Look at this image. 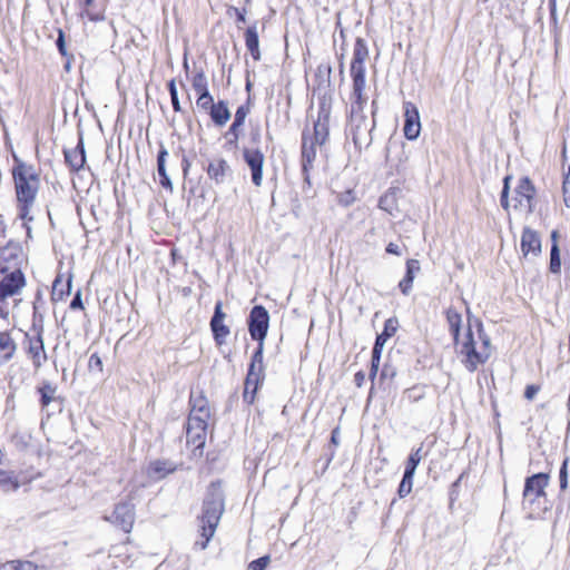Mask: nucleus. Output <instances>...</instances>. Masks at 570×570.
Segmentation results:
<instances>
[{"label": "nucleus", "instance_id": "49", "mask_svg": "<svg viewBox=\"0 0 570 570\" xmlns=\"http://www.w3.org/2000/svg\"><path fill=\"white\" fill-rule=\"evenodd\" d=\"M395 331H396V327L394 326L393 321L389 320L385 323V327H384L383 334H385L386 337H390V336H392L394 334Z\"/></svg>", "mask_w": 570, "mask_h": 570}, {"label": "nucleus", "instance_id": "35", "mask_svg": "<svg viewBox=\"0 0 570 570\" xmlns=\"http://www.w3.org/2000/svg\"><path fill=\"white\" fill-rule=\"evenodd\" d=\"M196 104H197L198 108H200L202 110H205V111H210L215 105L214 98L209 94V91L198 95Z\"/></svg>", "mask_w": 570, "mask_h": 570}, {"label": "nucleus", "instance_id": "2", "mask_svg": "<svg viewBox=\"0 0 570 570\" xmlns=\"http://www.w3.org/2000/svg\"><path fill=\"white\" fill-rule=\"evenodd\" d=\"M14 160L16 165L12 168V177L14 181L17 208L19 212L18 215L22 220L31 222L33 219L31 210L40 188V178L31 165H27L18 158H14Z\"/></svg>", "mask_w": 570, "mask_h": 570}, {"label": "nucleus", "instance_id": "11", "mask_svg": "<svg viewBox=\"0 0 570 570\" xmlns=\"http://www.w3.org/2000/svg\"><path fill=\"white\" fill-rule=\"evenodd\" d=\"M520 248L525 259H532L541 254V238L530 227H524L521 235Z\"/></svg>", "mask_w": 570, "mask_h": 570}, {"label": "nucleus", "instance_id": "57", "mask_svg": "<svg viewBox=\"0 0 570 570\" xmlns=\"http://www.w3.org/2000/svg\"><path fill=\"white\" fill-rule=\"evenodd\" d=\"M380 353H381V348L374 346L373 352H372V357L380 358Z\"/></svg>", "mask_w": 570, "mask_h": 570}, {"label": "nucleus", "instance_id": "25", "mask_svg": "<svg viewBox=\"0 0 570 570\" xmlns=\"http://www.w3.org/2000/svg\"><path fill=\"white\" fill-rule=\"evenodd\" d=\"M308 136L318 145L320 148L323 147L328 137L327 116H324L323 118L318 116V119L314 124L313 132L308 134Z\"/></svg>", "mask_w": 570, "mask_h": 570}, {"label": "nucleus", "instance_id": "29", "mask_svg": "<svg viewBox=\"0 0 570 570\" xmlns=\"http://www.w3.org/2000/svg\"><path fill=\"white\" fill-rule=\"evenodd\" d=\"M167 156H168L167 149L164 146H161L159 154H158V158H157L158 174L161 178L160 184L165 188H171V183L166 173V167H165Z\"/></svg>", "mask_w": 570, "mask_h": 570}, {"label": "nucleus", "instance_id": "54", "mask_svg": "<svg viewBox=\"0 0 570 570\" xmlns=\"http://www.w3.org/2000/svg\"><path fill=\"white\" fill-rule=\"evenodd\" d=\"M85 14H86L90 20H92V21H97V20H101V19H102V17H100V16H95V14L90 13V12H89V10H86V11H85Z\"/></svg>", "mask_w": 570, "mask_h": 570}, {"label": "nucleus", "instance_id": "45", "mask_svg": "<svg viewBox=\"0 0 570 570\" xmlns=\"http://www.w3.org/2000/svg\"><path fill=\"white\" fill-rule=\"evenodd\" d=\"M567 464H568V460H564V462L560 469V474H559L560 488L562 490L567 489V485H568Z\"/></svg>", "mask_w": 570, "mask_h": 570}, {"label": "nucleus", "instance_id": "38", "mask_svg": "<svg viewBox=\"0 0 570 570\" xmlns=\"http://www.w3.org/2000/svg\"><path fill=\"white\" fill-rule=\"evenodd\" d=\"M510 176H507L503 180V189H502V193H501V206L508 210L509 209V206H510V200H509V181H510Z\"/></svg>", "mask_w": 570, "mask_h": 570}, {"label": "nucleus", "instance_id": "4", "mask_svg": "<svg viewBox=\"0 0 570 570\" xmlns=\"http://www.w3.org/2000/svg\"><path fill=\"white\" fill-rule=\"evenodd\" d=\"M269 324V314L267 309L264 306L256 305L252 308L248 320V327H249V334L253 340L259 342V347L257 352L253 356V362L250 364L248 375L246 379V387L245 393L249 389L250 384L254 383V390L256 389V382H257V374H255V367L256 363H262L263 356H262V350H263V342L267 335Z\"/></svg>", "mask_w": 570, "mask_h": 570}, {"label": "nucleus", "instance_id": "15", "mask_svg": "<svg viewBox=\"0 0 570 570\" xmlns=\"http://www.w3.org/2000/svg\"><path fill=\"white\" fill-rule=\"evenodd\" d=\"M207 422H198L188 419L186 438L187 443L193 444L196 450L203 449L206 441Z\"/></svg>", "mask_w": 570, "mask_h": 570}, {"label": "nucleus", "instance_id": "6", "mask_svg": "<svg viewBox=\"0 0 570 570\" xmlns=\"http://www.w3.org/2000/svg\"><path fill=\"white\" fill-rule=\"evenodd\" d=\"M549 483V476L546 473L534 474L525 480L523 490V509L529 510L531 518H538L547 510L546 488Z\"/></svg>", "mask_w": 570, "mask_h": 570}, {"label": "nucleus", "instance_id": "48", "mask_svg": "<svg viewBox=\"0 0 570 570\" xmlns=\"http://www.w3.org/2000/svg\"><path fill=\"white\" fill-rule=\"evenodd\" d=\"M386 253L392 254V255H396V256H401L402 255L401 247L397 244H395V243H389L387 244Z\"/></svg>", "mask_w": 570, "mask_h": 570}, {"label": "nucleus", "instance_id": "26", "mask_svg": "<svg viewBox=\"0 0 570 570\" xmlns=\"http://www.w3.org/2000/svg\"><path fill=\"white\" fill-rule=\"evenodd\" d=\"M21 485L19 475L13 471L0 470V489L8 493L17 491Z\"/></svg>", "mask_w": 570, "mask_h": 570}, {"label": "nucleus", "instance_id": "16", "mask_svg": "<svg viewBox=\"0 0 570 570\" xmlns=\"http://www.w3.org/2000/svg\"><path fill=\"white\" fill-rule=\"evenodd\" d=\"M446 323L449 327V332L451 333L453 337L454 346L461 341V338L464 336V328L463 327V316L462 314L455 309L454 307H449L446 309Z\"/></svg>", "mask_w": 570, "mask_h": 570}, {"label": "nucleus", "instance_id": "14", "mask_svg": "<svg viewBox=\"0 0 570 570\" xmlns=\"http://www.w3.org/2000/svg\"><path fill=\"white\" fill-rule=\"evenodd\" d=\"M244 160L252 171V181L255 186H261L263 181V166L265 157L258 149L245 148L243 151Z\"/></svg>", "mask_w": 570, "mask_h": 570}, {"label": "nucleus", "instance_id": "1", "mask_svg": "<svg viewBox=\"0 0 570 570\" xmlns=\"http://www.w3.org/2000/svg\"><path fill=\"white\" fill-rule=\"evenodd\" d=\"M454 347L460 362L471 373L485 364L493 353L494 348L483 323L479 318H472L469 308L464 336Z\"/></svg>", "mask_w": 570, "mask_h": 570}, {"label": "nucleus", "instance_id": "58", "mask_svg": "<svg viewBox=\"0 0 570 570\" xmlns=\"http://www.w3.org/2000/svg\"><path fill=\"white\" fill-rule=\"evenodd\" d=\"M551 240H552V244L556 242L558 244V232L557 230H553L552 234H551Z\"/></svg>", "mask_w": 570, "mask_h": 570}, {"label": "nucleus", "instance_id": "37", "mask_svg": "<svg viewBox=\"0 0 570 570\" xmlns=\"http://www.w3.org/2000/svg\"><path fill=\"white\" fill-rule=\"evenodd\" d=\"M168 89H169L171 105H173L174 110L177 112L181 111L178 92H177V88H176V83H175L174 79L168 82Z\"/></svg>", "mask_w": 570, "mask_h": 570}, {"label": "nucleus", "instance_id": "30", "mask_svg": "<svg viewBox=\"0 0 570 570\" xmlns=\"http://www.w3.org/2000/svg\"><path fill=\"white\" fill-rule=\"evenodd\" d=\"M248 111L249 110L247 107L240 106L237 108V110L235 112V119H234L232 126L229 127V131H228V134L233 135L235 137V139H237L239 136V131H240L242 127L244 126V122H245Z\"/></svg>", "mask_w": 570, "mask_h": 570}, {"label": "nucleus", "instance_id": "41", "mask_svg": "<svg viewBox=\"0 0 570 570\" xmlns=\"http://www.w3.org/2000/svg\"><path fill=\"white\" fill-rule=\"evenodd\" d=\"M420 271V264L416 259H410L406 263V275L405 277H411V279H414L415 273Z\"/></svg>", "mask_w": 570, "mask_h": 570}, {"label": "nucleus", "instance_id": "34", "mask_svg": "<svg viewBox=\"0 0 570 570\" xmlns=\"http://www.w3.org/2000/svg\"><path fill=\"white\" fill-rule=\"evenodd\" d=\"M413 478H414V474H410L409 473H405L403 474V478H402V481L399 485V490H397V494L400 498H405L406 495H409L412 491V487H413Z\"/></svg>", "mask_w": 570, "mask_h": 570}, {"label": "nucleus", "instance_id": "51", "mask_svg": "<svg viewBox=\"0 0 570 570\" xmlns=\"http://www.w3.org/2000/svg\"><path fill=\"white\" fill-rule=\"evenodd\" d=\"M387 338H389V337H386V336H385V334H383V333H382V334H380V335L376 337V341H375V345H374V346H375V347H379V348H381V350H382V347L384 346V344H385V342H386V340H387Z\"/></svg>", "mask_w": 570, "mask_h": 570}, {"label": "nucleus", "instance_id": "12", "mask_svg": "<svg viewBox=\"0 0 570 570\" xmlns=\"http://www.w3.org/2000/svg\"><path fill=\"white\" fill-rule=\"evenodd\" d=\"M226 313L223 311L222 302H217L215 305V312L210 320V328L214 335V340L218 346L226 343V338L230 334L229 327L225 325Z\"/></svg>", "mask_w": 570, "mask_h": 570}, {"label": "nucleus", "instance_id": "13", "mask_svg": "<svg viewBox=\"0 0 570 570\" xmlns=\"http://www.w3.org/2000/svg\"><path fill=\"white\" fill-rule=\"evenodd\" d=\"M404 135L407 139L414 140L421 131L420 114L413 102L404 104Z\"/></svg>", "mask_w": 570, "mask_h": 570}, {"label": "nucleus", "instance_id": "20", "mask_svg": "<svg viewBox=\"0 0 570 570\" xmlns=\"http://www.w3.org/2000/svg\"><path fill=\"white\" fill-rule=\"evenodd\" d=\"M65 159L72 170H79L83 167L86 157L82 140L75 148L65 150Z\"/></svg>", "mask_w": 570, "mask_h": 570}, {"label": "nucleus", "instance_id": "44", "mask_svg": "<svg viewBox=\"0 0 570 570\" xmlns=\"http://www.w3.org/2000/svg\"><path fill=\"white\" fill-rule=\"evenodd\" d=\"M55 390L50 386L41 389V402L43 405H48L53 399Z\"/></svg>", "mask_w": 570, "mask_h": 570}, {"label": "nucleus", "instance_id": "47", "mask_svg": "<svg viewBox=\"0 0 570 570\" xmlns=\"http://www.w3.org/2000/svg\"><path fill=\"white\" fill-rule=\"evenodd\" d=\"M539 392V386L537 385H528L524 391V396L528 400H533L537 393Z\"/></svg>", "mask_w": 570, "mask_h": 570}, {"label": "nucleus", "instance_id": "42", "mask_svg": "<svg viewBox=\"0 0 570 570\" xmlns=\"http://www.w3.org/2000/svg\"><path fill=\"white\" fill-rule=\"evenodd\" d=\"M88 366L90 371L102 372V361L98 354H91L89 357Z\"/></svg>", "mask_w": 570, "mask_h": 570}, {"label": "nucleus", "instance_id": "10", "mask_svg": "<svg viewBox=\"0 0 570 570\" xmlns=\"http://www.w3.org/2000/svg\"><path fill=\"white\" fill-rule=\"evenodd\" d=\"M106 520L120 527L125 532L129 533L135 522L134 504L129 502L117 504L112 514L107 517Z\"/></svg>", "mask_w": 570, "mask_h": 570}, {"label": "nucleus", "instance_id": "24", "mask_svg": "<svg viewBox=\"0 0 570 570\" xmlns=\"http://www.w3.org/2000/svg\"><path fill=\"white\" fill-rule=\"evenodd\" d=\"M209 115L216 126H225L230 119L228 104L225 100H219L214 105V107L209 111Z\"/></svg>", "mask_w": 570, "mask_h": 570}, {"label": "nucleus", "instance_id": "3", "mask_svg": "<svg viewBox=\"0 0 570 570\" xmlns=\"http://www.w3.org/2000/svg\"><path fill=\"white\" fill-rule=\"evenodd\" d=\"M224 511V497L219 485L212 484L207 499L204 502L203 514L199 519L203 541H197L202 550L206 549L213 538Z\"/></svg>", "mask_w": 570, "mask_h": 570}, {"label": "nucleus", "instance_id": "40", "mask_svg": "<svg viewBox=\"0 0 570 570\" xmlns=\"http://www.w3.org/2000/svg\"><path fill=\"white\" fill-rule=\"evenodd\" d=\"M271 561L268 556L262 557L257 560H254L249 563V570H265Z\"/></svg>", "mask_w": 570, "mask_h": 570}, {"label": "nucleus", "instance_id": "62", "mask_svg": "<svg viewBox=\"0 0 570 570\" xmlns=\"http://www.w3.org/2000/svg\"><path fill=\"white\" fill-rule=\"evenodd\" d=\"M56 291H57V282H55V284H53V294H56Z\"/></svg>", "mask_w": 570, "mask_h": 570}, {"label": "nucleus", "instance_id": "32", "mask_svg": "<svg viewBox=\"0 0 570 570\" xmlns=\"http://www.w3.org/2000/svg\"><path fill=\"white\" fill-rule=\"evenodd\" d=\"M549 269L553 274H559L561 271L560 250L556 242L551 246Z\"/></svg>", "mask_w": 570, "mask_h": 570}, {"label": "nucleus", "instance_id": "50", "mask_svg": "<svg viewBox=\"0 0 570 570\" xmlns=\"http://www.w3.org/2000/svg\"><path fill=\"white\" fill-rule=\"evenodd\" d=\"M70 308H82L81 294L78 292L70 303Z\"/></svg>", "mask_w": 570, "mask_h": 570}, {"label": "nucleus", "instance_id": "52", "mask_svg": "<svg viewBox=\"0 0 570 570\" xmlns=\"http://www.w3.org/2000/svg\"><path fill=\"white\" fill-rule=\"evenodd\" d=\"M232 9L236 13L238 22H245L246 21V18H245L246 11L245 10H240L238 8H232Z\"/></svg>", "mask_w": 570, "mask_h": 570}, {"label": "nucleus", "instance_id": "7", "mask_svg": "<svg viewBox=\"0 0 570 570\" xmlns=\"http://www.w3.org/2000/svg\"><path fill=\"white\" fill-rule=\"evenodd\" d=\"M368 57V50L363 39L357 38L354 45L353 59L351 63V75L353 86L357 95L361 90H365V61Z\"/></svg>", "mask_w": 570, "mask_h": 570}, {"label": "nucleus", "instance_id": "43", "mask_svg": "<svg viewBox=\"0 0 570 570\" xmlns=\"http://www.w3.org/2000/svg\"><path fill=\"white\" fill-rule=\"evenodd\" d=\"M395 190H390L385 193L379 200V207L385 212H390L391 208L389 206V200L391 199L390 195H396Z\"/></svg>", "mask_w": 570, "mask_h": 570}, {"label": "nucleus", "instance_id": "46", "mask_svg": "<svg viewBox=\"0 0 570 570\" xmlns=\"http://www.w3.org/2000/svg\"><path fill=\"white\" fill-rule=\"evenodd\" d=\"M412 284H413V279H411V277H404L400 282L399 287L404 295H407L410 293V291L412 289Z\"/></svg>", "mask_w": 570, "mask_h": 570}, {"label": "nucleus", "instance_id": "36", "mask_svg": "<svg viewBox=\"0 0 570 570\" xmlns=\"http://www.w3.org/2000/svg\"><path fill=\"white\" fill-rule=\"evenodd\" d=\"M12 570H41L31 561L12 560L8 563Z\"/></svg>", "mask_w": 570, "mask_h": 570}, {"label": "nucleus", "instance_id": "17", "mask_svg": "<svg viewBox=\"0 0 570 570\" xmlns=\"http://www.w3.org/2000/svg\"><path fill=\"white\" fill-rule=\"evenodd\" d=\"M190 404L191 410L188 419L198 422H207L210 416L207 399L202 394H191Z\"/></svg>", "mask_w": 570, "mask_h": 570}, {"label": "nucleus", "instance_id": "21", "mask_svg": "<svg viewBox=\"0 0 570 570\" xmlns=\"http://www.w3.org/2000/svg\"><path fill=\"white\" fill-rule=\"evenodd\" d=\"M28 353L37 368L47 360L45 344L40 335L29 340Z\"/></svg>", "mask_w": 570, "mask_h": 570}, {"label": "nucleus", "instance_id": "31", "mask_svg": "<svg viewBox=\"0 0 570 570\" xmlns=\"http://www.w3.org/2000/svg\"><path fill=\"white\" fill-rule=\"evenodd\" d=\"M193 89L197 92V95L208 92V81L205 72L200 69L197 70L191 79Z\"/></svg>", "mask_w": 570, "mask_h": 570}, {"label": "nucleus", "instance_id": "33", "mask_svg": "<svg viewBox=\"0 0 570 570\" xmlns=\"http://www.w3.org/2000/svg\"><path fill=\"white\" fill-rule=\"evenodd\" d=\"M421 451H422V446H420L419 449L414 450L410 454V456H409V459H407V461L405 463V471H404L405 473H409V472H410V474H414L415 473V470H416L419 463L422 460Z\"/></svg>", "mask_w": 570, "mask_h": 570}, {"label": "nucleus", "instance_id": "56", "mask_svg": "<svg viewBox=\"0 0 570 570\" xmlns=\"http://www.w3.org/2000/svg\"><path fill=\"white\" fill-rule=\"evenodd\" d=\"M57 45H58L60 51L63 53V38H62V33L61 32H60L59 38L57 40Z\"/></svg>", "mask_w": 570, "mask_h": 570}, {"label": "nucleus", "instance_id": "8", "mask_svg": "<svg viewBox=\"0 0 570 570\" xmlns=\"http://www.w3.org/2000/svg\"><path fill=\"white\" fill-rule=\"evenodd\" d=\"M0 302L18 295L26 286V278L20 268L10 269L0 265Z\"/></svg>", "mask_w": 570, "mask_h": 570}, {"label": "nucleus", "instance_id": "18", "mask_svg": "<svg viewBox=\"0 0 570 570\" xmlns=\"http://www.w3.org/2000/svg\"><path fill=\"white\" fill-rule=\"evenodd\" d=\"M207 174L217 184H223L230 174V167L225 159L216 158L209 163Z\"/></svg>", "mask_w": 570, "mask_h": 570}, {"label": "nucleus", "instance_id": "60", "mask_svg": "<svg viewBox=\"0 0 570 570\" xmlns=\"http://www.w3.org/2000/svg\"><path fill=\"white\" fill-rule=\"evenodd\" d=\"M355 376H356V380H362L363 379V375L361 373H357Z\"/></svg>", "mask_w": 570, "mask_h": 570}, {"label": "nucleus", "instance_id": "55", "mask_svg": "<svg viewBox=\"0 0 570 570\" xmlns=\"http://www.w3.org/2000/svg\"><path fill=\"white\" fill-rule=\"evenodd\" d=\"M549 7H550V12H551V16L554 17L556 16V0H550L549 1Z\"/></svg>", "mask_w": 570, "mask_h": 570}, {"label": "nucleus", "instance_id": "23", "mask_svg": "<svg viewBox=\"0 0 570 570\" xmlns=\"http://www.w3.org/2000/svg\"><path fill=\"white\" fill-rule=\"evenodd\" d=\"M17 351V344L11 337L10 333L4 331L0 332V362H9Z\"/></svg>", "mask_w": 570, "mask_h": 570}, {"label": "nucleus", "instance_id": "39", "mask_svg": "<svg viewBox=\"0 0 570 570\" xmlns=\"http://www.w3.org/2000/svg\"><path fill=\"white\" fill-rule=\"evenodd\" d=\"M562 191L564 204L570 208V167L563 179Z\"/></svg>", "mask_w": 570, "mask_h": 570}, {"label": "nucleus", "instance_id": "61", "mask_svg": "<svg viewBox=\"0 0 570 570\" xmlns=\"http://www.w3.org/2000/svg\"><path fill=\"white\" fill-rule=\"evenodd\" d=\"M2 456H3V453H2V450L0 449V464L2 463Z\"/></svg>", "mask_w": 570, "mask_h": 570}, {"label": "nucleus", "instance_id": "27", "mask_svg": "<svg viewBox=\"0 0 570 570\" xmlns=\"http://www.w3.org/2000/svg\"><path fill=\"white\" fill-rule=\"evenodd\" d=\"M175 466L168 461H154L148 466V475L155 480H160L167 474L174 472Z\"/></svg>", "mask_w": 570, "mask_h": 570}, {"label": "nucleus", "instance_id": "19", "mask_svg": "<svg viewBox=\"0 0 570 570\" xmlns=\"http://www.w3.org/2000/svg\"><path fill=\"white\" fill-rule=\"evenodd\" d=\"M317 149H321L318 145L312 140V138L308 136V132H304L302 142V158L304 170H307L308 167H312L313 161L316 158Z\"/></svg>", "mask_w": 570, "mask_h": 570}, {"label": "nucleus", "instance_id": "5", "mask_svg": "<svg viewBox=\"0 0 570 570\" xmlns=\"http://www.w3.org/2000/svg\"><path fill=\"white\" fill-rule=\"evenodd\" d=\"M367 104V96L364 90H361L357 95L355 87L353 86V92L351 97V129L353 132V140L355 144L371 139V131L375 127L374 120H370L364 114V108Z\"/></svg>", "mask_w": 570, "mask_h": 570}, {"label": "nucleus", "instance_id": "28", "mask_svg": "<svg viewBox=\"0 0 570 570\" xmlns=\"http://www.w3.org/2000/svg\"><path fill=\"white\" fill-rule=\"evenodd\" d=\"M245 43L247 50L255 60L261 59L259 40L256 26L249 27L245 32Z\"/></svg>", "mask_w": 570, "mask_h": 570}, {"label": "nucleus", "instance_id": "59", "mask_svg": "<svg viewBox=\"0 0 570 570\" xmlns=\"http://www.w3.org/2000/svg\"><path fill=\"white\" fill-rule=\"evenodd\" d=\"M94 0H86L85 4L86 7H90L92 4Z\"/></svg>", "mask_w": 570, "mask_h": 570}, {"label": "nucleus", "instance_id": "9", "mask_svg": "<svg viewBox=\"0 0 570 570\" xmlns=\"http://www.w3.org/2000/svg\"><path fill=\"white\" fill-rule=\"evenodd\" d=\"M535 188L528 177H522L514 189L512 197L513 208L523 214H531L534 209Z\"/></svg>", "mask_w": 570, "mask_h": 570}, {"label": "nucleus", "instance_id": "22", "mask_svg": "<svg viewBox=\"0 0 570 570\" xmlns=\"http://www.w3.org/2000/svg\"><path fill=\"white\" fill-rule=\"evenodd\" d=\"M410 158V151L406 149L404 144L393 145L387 153V160L392 166H395L397 170H401L403 165L407 163Z\"/></svg>", "mask_w": 570, "mask_h": 570}, {"label": "nucleus", "instance_id": "53", "mask_svg": "<svg viewBox=\"0 0 570 570\" xmlns=\"http://www.w3.org/2000/svg\"><path fill=\"white\" fill-rule=\"evenodd\" d=\"M380 360L379 357H372V368H371V376H375L376 372L379 370Z\"/></svg>", "mask_w": 570, "mask_h": 570}]
</instances>
